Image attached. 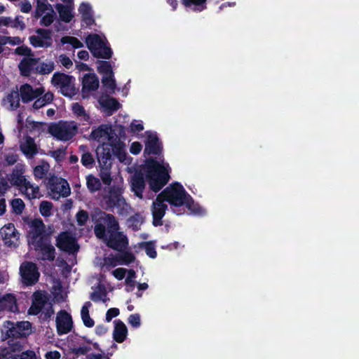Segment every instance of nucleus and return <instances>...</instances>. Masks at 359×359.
<instances>
[{"mask_svg":"<svg viewBox=\"0 0 359 359\" xmlns=\"http://www.w3.org/2000/svg\"><path fill=\"white\" fill-rule=\"evenodd\" d=\"M102 167L101 174L100 177L104 184H110L111 182V178L109 172V168L111 167V159L109 160V163L107 166L100 165Z\"/></svg>","mask_w":359,"mask_h":359,"instance_id":"603ef678","label":"nucleus"},{"mask_svg":"<svg viewBox=\"0 0 359 359\" xmlns=\"http://www.w3.org/2000/svg\"><path fill=\"white\" fill-rule=\"evenodd\" d=\"M104 221L109 229V233L118 230V223L113 215H106Z\"/></svg>","mask_w":359,"mask_h":359,"instance_id":"09e8293b","label":"nucleus"},{"mask_svg":"<svg viewBox=\"0 0 359 359\" xmlns=\"http://www.w3.org/2000/svg\"><path fill=\"white\" fill-rule=\"evenodd\" d=\"M120 264V262L114 257H108L104 259L102 264V269L105 270H109L111 268L114 267Z\"/></svg>","mask_w":359,"mask_h":359,"instance_id":"4d7b16f0","label":"nucleus"},{"mask_svg":"<svg viewBox=\"0 0 359 359\" xmlns=\"http://www.w3.org/2000/svg\"><path fill=\"white\" fill-rule=\"evenodd\" d=\"M18 311L16 299L14 295L6 294L0 297V316L6 313Z\"/></svg>","mask_w":359,"mask_h":359,"instance_id":"aec40b11","label":"nucleus"},{"mask_svg":"<svg viewBox=\"0 0 359 359\" xmlns=\"http://www.w3.org/2000/svg\"><path fill=\"white\" fill-rule=\"evenodd\" d=\"M144 153L159 154L162 150V144L155 131L147 130L144 133Z\"/></svg>","mask_w":359,"mask_h":359,"instance_id":"f8f14e48","label":"nucleus"},{"mask_svg":"<svg viewBox=\"0 0 359 359\" xmlns=\"http://www.w3.org/2000/svg\"><path fill=\"white\" fill-rule=\"evenodd\" d=\"M125 283L126 285V290L128 292H131L134 290L136 282V273L134 270L130 269L126 276Z\"/></svg>","mask_w":359,"mask_h":359,"instance_id":"a18cd8bd","label":"nucleus"},{"mask_svg":"<svg viewBox=\"0 0 359 359\" xmlns=\"http://www.w3.org/2000/svg\"><path fill=\"white\" fill-rule=\"evenodd\" d=\"M143 222V217L140 214L136 213L128 219L127 226L128 228H131L134 231H137L140 229Z\"/></svg>","mask_w":359,"mask_h":359,"instance_id":"79ce46f5","label":"nucleus"},{"mask_svg":"<svg viewBox=\"0 0 359 359\" xmlns=\"http://www.w3.org/2000/svg\"><path fill=\"white\" fill-rule=\"evenodd\" d=\"M123 131V126L116 124L114 128L108 124H102L93 129L88 140L100 144L96 149L99 164L107 166L111 159V147L120 138L116 133V130Z\"/></svg>","mask_w":359,"mask_h":359,"instance_id":"7ed1b4c3","label":"nucleus"},{"mask_svg":"<svg viewBox=\"0 0 359 359\" xmlns=\"http://www.w3.org/2000/svg\"><path fill=\"white\" fill-rule=\"evenodd\" d=\"M36 250H38L41 255L42 259L53 260L55 258V248L50 245L48 240L39 243L33 247Z\"/></svg>","mask_w":359,"mask_h":359,"instance_id":"bb28decb","label":"nucleus"},{"mask_svg":"<svg viewBox=\"0 0 359 359\" xmlns=\"http://www.w3.org/2000/svg\"><path fill=\"white\" fill-rule=\"evenodd\" d=\"M207 0H181L182 4L187 9L201 12L206 8Z\"/></svg>","mask_w":359,"mask_h":359,"instance_id":"473e14b6","label":"nucleus"},{"mask_svg":"<svg viewBox=\"0 0 359 359\" xmlns=\"http://www.w3.org/2000/svg\"><path fill=\"white\" fill-rule=\"evenodd\" d=\"M79 12L81 15L83 20L88 25L93 22V11L91 6L88 3H82L79 6Z\"/></svg>","mask_w":359,"mask_h":359,"instance_id":"f704fd0d","label":"nucleus"},{"mask_svg":"<svg viewBox=\"0 0 359 359\" xmlns=\"http://www.w3.org/2000/svg\"><path fill=\"white\" fill-rule=\"evenodd\" d=\"M128 270L123 268H118L114 271H112V275L118 280H123L126 274L128 273Z\"/></svg>","mask_w":359,"mask_h":359,"instance_id":"0e129e2a","label":"nucleus"},{"mask_svg":"<svg viewBox=\"0 0 359 359\" xmlns=\"http://www.w3.org/2000/svg\"><path fill=\"white\" fill-rule=\"evenodd\" d=\"M56 325L59 334H64L70 332L73 327V320L71 315L65 311L58 312L56 317Z\"/></svg>","mask_w":359,"mask_h":359,"instance_id":"f3484780","label":"nucleus"},{"mask_svg":"<svg viewBox=\"0 0 359 359\" xmlns=\"http://www.w3.org/2000/svg\"><path fill=\"white\" fill-rule=\"evenodd\" d=\"M98 102L102 110L111 115L114 111L120 108L119 102L114 98L109 95H102L98 98Z\"/></svg>","mask_w":359,"mask_h":359,"instance_id":"393cba45","label":"nucleus"},{"mask_svg":"<svg viewBox=\"0 0 359 359\" xmlns=\"http://www.w3.org/2000/svg\"><path fill=\"white\" fill-rule=\"evenodd\" d=\"M86 184L88 189L92 192L97 191L101 187L100 180L91 175L86 177Z\"/></svg>","mask_w":359,"mask_h":359,"instance_id":"8fccbe9b","label":"nucleus"},{"mask_svg":"<svg viewBox=\"0 0 359 359\" xmlns=\"http://www.w3.org/2000/svg\"><path fill=\"white\" fill-rule=\"evenodd\" d=\"M25 171V166L24 165H16L12 173L8 177V181L11 184L18 187V189L22 186L28 180L24 175Z\"/></svg>","mask_w":359,"mask_h":359,"instance_id":"4be33fe9","label":"nucleus"},{"mask_svg":"<svg viewBox=\"0 0 359 359\" xmlns=\"http://www.w3.org/2000/svg\"><path fill=\"white\" fill-rule=\"evenodd\" d=\"M92 304L90 302H86L83 305L81 310V318L83 325L87 327H93L95 325V321L90 318L89 314L90 309Z\"/></svg>","mask_w":359,"mask_h":359,"instance_id":"72a5a7b5","label":"nucleus"},{"mask_svg":"<svg viewBox=\"0 0 359 359\" xmlns=\"http://www.w3.org/2000/svg\"><path fill=\"white\" fill-rule=\"evenodd\" d=\"M97 72L102 75V76H112L114 74L111 65L109 62L100 61L97 63Z\"/></svg>","mask_w":359,"mask_h":359,"instance_id":"49530a36","label":"nucleus"},{"mask_svg":"<svg viewBox=\"0 0 359 359\" xmlns=\"http://www.w3.org/2000/svg\"><path fill=\"white\" fill-rule=\"evenodd\" d=\"M142 149V145L139 142H133L130 146V152L134 155L139 154Z\"/></svg>","mask_w":359,"mask_h":359,"instance_id":"774afa93","label":"nucleus"},{"mask_svg":"<svg viewBox=\"0 0 359 359\" xmlns=\"http://www.w3.org/2000/svg\"><path fill=\"white\" fill-rule=\"evenodd\" d=\"M171 210L177 215H182L188 211L195 215H203L205 210L194 202L191 195L182 184L173 182L161 191L153 201L151 212L153 216V224L156 226L162 224L168 205Z\"/></svg>","mask_w":359,"mask_h":359,"instance_id":"f257e3e1","label":"nucleus"},{"mask_svg":"<svg viewBox=\"0 0 359 359\" xmlns=\"http://www.w3.org/2000/svg\"><path fill=\"white\" fill-rule=\"evenodd\" d=\"M36 35L29 37L30 43L35 48H47L52 46L53 39L50 30L38 29Z\"/></svg>","mask_w":359,"mask_h":359,"instance_id":"9b49d317","label":"nucleus"},{"mask_svg":"<svg viewBox=\"0 0 359 359\" xmlns=\"http://www.w3.org/2000/svg\"><path fill=\"white\" fill-rule=\"evenodd\" d=\"M90 299L95 302H106L107 300H109V298L107 297V292L105 287L99 285L91 294Z\"/></svg>","mask_w":359,"mask_h":359,"instance_id":"4c0bfd02","label":"nucleus"},{"mask_svg":"<svg viewBox=\"0 0 359 359\" xmlns=\"http://www.w3.org/2000/svg\"><path fill=\"white\" fill-rule=\"evenodd\" d=\"M12 359H37V358L34 351H27L20 355H15Z\"/></svg>","mask_w":359,"mask_h":359,"instance_id":"e2e57ef3","label":"nucleus"},{"mask_svg":"<svg viewBox=\"0 0 359 359\" xmlns=\"http://www.w3.org/2000/svg\"><path fill=\"white\" fill-rule=\"evenodd\" d=\"M116 180V185L110 189L108 196L105 198V203L109 208H116L120 215L127 216L131 212L132 208L122 196L123 179L122 177H118Z\"/></svg>","mask_w":359,"mask_h":359,"instance_id":"20e7f679","label":"nucleus"},{"mask_svg":"<svg viewBox=\"0 0 359 359\" xmlns=\"http://www.w3.org/2000/svg\"><path fill=\"white\" fill-rule=\"evenodd\" d=\"M112 154L120 162L126 165L130 164V157L126 152L125 144L120 139L111 147V157Z\"/></svg>","mask_w":359,"mask_h":359,"instance_id":"5701e85b","label":"nucleus"},{"mask_svg":"<svg viewBox=\"0 0 359 359\" xmlns=\"http://www.w3.org/2000/svg\"><path fill=\"white\" fill-rule=\"evenodd\" d=\"M27 238L29 244L34 247L48 240L43 235L44 224L39 219H34L29 224Z\"/></svg>","mask_w":359,"mask_h":359,"instance_id":"1a4fd4ad","label":"nucleus"},{"mask_svg":"<svg viewBox=\"0 0 359 359\" xmlns=\"http://www.w3.org/2000/svg\"><path fill=\"white\" fill-rule=\"evenodd\" d=\"M128 245V241L126 236L118 231L111 233L107 243V246L118 250L126 248Z\"/></svg>","mask_w":359,"mask_h":359,"instance_id":"a211bd4d","label":"nucleus"},{"mask_svg":"<svg viewBox=\"0 0 359 359\" xmlns=\"http://www.w3.org/2000/svg\"><path fill=\"white\" fill-rule=\"evenodd\" d=\"M13 211L16 214H21L25 208V203L20 198H15L11 202Z\"/></svg>","mask_w":359,"mask_h":359,"instance_id":"13d9d810","label":"nucleus"},{"mask_svg":"<svg viewBox=\"0 0 359 359\" xmlns=\"http://www.w3.org/2000/svg\"><path fill=\"white\" fill-rule=\"evenodd\" d=\"M45 90L43 87L34 89L29 84H24L20 88V93L23 102H29L41 96Z\"/></svg>","mask_w":359,"mask_h":359,"instance_id":"6ab92c4d","label":"nucleus"},{"mask_svg":"<svg viewBox=\"0 0 359 359\" xmlns=\"http://www.w3.org/2000/svg\"><path fill=\"white\" fill-rule=\"evenodd\" d=\"M48 300L46 294L42 291H36L33 294L32 304L29 309L30 315H37L41 311Z\"/></svg>","mask_w":359,"mask_h":359,"instance_id":"412c9836","label":"nucleus"},{"mask_svg":"<svg viewBox=\"0 0 359 359\" xmlns=\"http://www.w3.org/2000/svg\"><path fill=\"white\" fill-rule=\"evenodd\" d=\"M62 44L69 43L74 48H79L83 46V43L77 38L74 36H66L61 39Z\"/></svg>","mask_w":359,"mask_h":359,"instance_id":"5fc2aeb1","label":"nucleus"},{"mask_svg":"<svg viewBox=\"0 0 359 359\" xmlns=\"http://www.w3.org/2000/svg\"><path fill=\"white\" fill-rule=\"evenodd\" d=\"M40 213L43 217H49L53 214V204L52 203L43 201L41 202L39 205Z\"/></svg>","mask_w":359,"mask_h":359,"instance_id":"3c124183","label":"nucleus"},{"mask_svg":"<svg viewBox=\"0 0 359 359\" xmlns=\"http://www.w3.org/2000/svg\"><path fill=\"white\" fill-rule=\"evenodd\" d=\"M4 106L9 110L16 109L20 104L19 93L12 91L3 100Z\"/></svg>","mask_w":359,"mask_h":359,"instance_id":"2f4dec72","label":"nucleus"},{"mask_svg":"<svg viewBox=\"0 0 359 359\" xmlns=\"http://www.w3.org/2000/svg\"><path fill=\"white\" fill-rule=\"evenodd\" d=\"M72 111L74 115L81 121L86 122L88 124H92L93 121L84 107L78 102H74L72 104Z\"/></svg>","mask_w":359,"mask_h":359,"instance_id":"c756f323","label":"nucleus"},{"mask_svg":"<svg viewBox=\"0 0 359 359\" xmlns=\"http://www.w3.org/2000/svg\"><path fill=\"white\" fill-rule=\"evenodd\" d=\"M35 18H41L40 24L45 27L50 25L55 19V13L47 0H36Z\"/></svg>","mask_w":359,"mask_h":359,"instance_id":"6e6552de","label":"nucleus"},{"mask_svg":"<svg viewBox=\"0 0 359 359\" xmlns=\"http://www.w3.org/2000/svg\"><path fill=\"white\" fill-rule=\"evenodd\" d=\"M57 246L62 250L72 254L78 252L79 249L76 238L67 232H63L58 236Z\"/></svg>","mask_w":359,"mask_h":359,"instance_id":"ddd939ff","label":"nucleus"},{"mask_svg":"<svg viewBox=\"0 0 359 359\" xmlns=\"http://www.w3.org/2000/svg\"><path fill=\"white\" fill-rule=\"evenodd\" d=\"M36 65V60L25 57L19 64V69L23 76L30 75L34 70Z\"/></svg>","mask_w":359,"mask_h":359,"instance_id":"7c9ffc66","label":"nucleus"},{"mask_svg":"<svg viewBox=\"0 0 359 359\" xmlns=\"http://www.w3.org/2000/svg\"><path fill=\"white\" fill-rule=\"evenodd\" d=\"M8 26L20 30H23L25 28V24L23 22L22 18L20 16H17L15 19L11 18Z\"/></svg>","mask_w":359,"mask_h":359,"instance_id":"bf43d9fd","label":"nucleus"},{"mask_svg":"<svg viewBox=\"0 0 359 359\" xmlns=\"http://www.w3.org/2000/svg\"><path fill=\"white\" fill-rule=\"evenodd\" d=\"M76 217L78 225L83 226L88 220V214L87 212L84 210H80L76 214Z\"/></svg>","mask_w":359,"mask_h":359,"instance_id":"052dcab7","label":"nucleus"},{"mask_svg":"<svg viewBox=\"0 0 359 359\" xmlns=\"http://www.w3.org/2000/svg\"><path fill=\"white\" fill-rule=\"evenodd\" d=\"M48 133L56 140L69 141L78 133V124L74 121H59L49 125Z\"/></svg>","mask_w":359,"mask_h":359,"instance_id":"39448f33","label":"nucleus"},{"mask_svg":"<svg viewBox=\"0 0 359 359\" xmlns=\"http://www.w3.org/2000/svg\"><path fill=\"white\" fill-rule=\"evenodd\" d=\"M99 85V79L94 73L86 74L82 79V97L83 98L88 97L92 92L98 88Z\"/></svg>","mask_w":359,"mask_h":359,"instance_id":"dca6fc26","label":"nucleus"},{"mask_svg":"<svg viewBox=\"0 0 359 359\" xmlns=\"http://www.w3.org/2000/svg\"><path fill=\"white\" fill-rule=\"evenodd\" d=\"M55 8L59 14L60 19L66 22H70L74 17V4H57Z\"/></svg>","mask_w":359,"mask_h":359,"instance_id":"a878e982","label":"nucleus"},{"mask_svg":"<svg viewBox=\"0 0 359 359\" xmlns=\"http://www.w3.org/2000/svg\"><path fill=\"white\" fill-rule=\"evenodd\" d=\"M18 190L21 194L29 200L39 198L42 196L39 186L32 183L29 180L21 186Z\"/></svg>","mask_w":359,"mask_h":359,"instance_id":"b1692460","label":"nucleus"},{"mask_svg":"<svg viewBox=\"0 0 359 359\" xmlns=\"http://www.w3.org/2000/svg\"><path fill=\"white\" fill-rule=\"evenodd\" d=\"M114 328L113 331V338L118 343H122L125 341L128 335V329L126 325L120 320L114 321Z\"/></svg>","mask_w":359,"mask_h":359,"instance_id":"c85d7f7f","label":"nucleus"},{"mask_svg":"<svg viewBox=\"0 0 359 359\" xmlns=\"http://www.w3.org/2000/svg\"><path fill=\"white\" fill-rule=\"evenodd\" d=\"M0 234L4 244L7 246H15L20 236L14 224L8 223L0 229Z\"/></svg>","mask_w":359,"mask_h":359,"instance_id":"2eb2a0df","label":"nucleus"},{"mask_svg":"<svg viewBox=\"0 0 359 359\" xmlns=\"http://www.w3.org/2000/svg\"><path fill=\"white\" fill-rule=\"evenodd\" d=\"M81 163L84 166H90L94 163L93 156L89 152H86L82 155Z\"/></svg>","mask_w":359,"mask_h":359,"instance_id":"69168bd1","label":"nucleus"},{"mask_svg":"<svg viewBox=\"0 0 359 359\" xmlns=\"http://www.w3.org/2000/svg\"><path fill=\"white\" fill-rule=\"evenodd\" d=\"M171 169L164 161H157L153 158L147 160L141 171L135 173L130 179V184L132 192L140 199H143V192L147 182L149 189L158 192L169 181Z\"/></svg>","mask_w":359,"mask_h":359,"instance_id":"f03ea898","label":"nucleus"},{"mask_svg":"<svg viewBox=\"0 0 359 359\" xmlns=\"http://www.w3.org/2000/svg\"><path fill=\"white\" fill-rule=\"evenodd\" d=\"M144 129V123L142 120L133 119L128 126V131L131 135L139 137L140 133L142 132Z\"/></svg>","mask_w":359,"mask_h":359,"instance_id":"ea45409f","label":"nucleus"},{"mask_svg":"<svg viewBox=\"0 0 359 359\" xmlns=\"http://www.w3.org/2000/svg\"><path fill=\"white\" fill-rule=\"evenodd\" d=\"M128 323L133 327L137 328L141 325L140 316L137 313L131 314L128 319Z\"/></svg>","mask_w":359,"mask_h":359,"instance_id":"680f3d73","label":"nucleus"},{"mask_svg":"<svg viewBox=\"0 0 359 359\" xmlns=\"http://www.w3.org/2000/svg\"><path fill=\"white\" fill-rule=\"evenodd\" d=\"M20 274L22 283L27 286L34 285L39 277L36 264L29 262H25L20 265Z\"/></svg>","mask_w":359,"mask_h":359,"instance_id":"9d476101","label":"nucleus"},{"mask_svg":"<svg viewBox=\"0 0 359 359\" xmlns=\"http://www.w3.org/2000/svg\"><path fill=\"white\" fill-rule=\"evenodd\" d=\"M20 149L27 158H32L37 153V147L30 137H25L20 142Z\"/></svg>","mask_w":359,"mask_h":359,"instance_id":"cd10ccee","label":"nucleus"},{"mask_svg":"<svg viewBox=\"0 0 359 359\" xmlns=\"http://www.w3.org/2000/svg\"><path fill=\"white\" fill-rule=\"evenodd\" d=\"M54 67V62L52 61L39 62L36 60L35 71L41 74H48L53 71Z\"/></svg>","mask_w":359,"mask_h":359,"instance_id":"a19ab883","label":"nucleus"},{"mask_svg":"<svg viewBox=\"0 0 359 359\" xmlns=\"http://www.w3.org/2000/svg\"><path fill=\"white\" fill-rule=\"evenodd\" d=\"M1 332L4 339L11 337H16V325L11 321H6L2 325Z\"/></svg>","mask_w":359,"mask_h":359,"instance_id":"e433bc0d","label":"nucleus"},{"mask_svg":"<svg viewBox=\"0 0 359 359\" xmlns=\"http://www.w3.org/2000/svg\"><path fill=\"white\" fill-rule=\"evenodd\" d=\"M86 43L94 56L104 59L111 57L112 51L108 46L104 36L97 34H90L86 37Z\"/></svg>","mask_w":359,"mask_h":359,"instance_id":"423d86ee","label":"nucleus"},{"mask_svg":"<svg viewBox=\"0 0 359 359\" xmlns=\"http://www.w3.org/2000/svg\"><path fill=\"white\" fill-rule=\"evenodd\" d=\"M32 332V325L29 322L22 321L16 325V337H27Z\"/></svg>","mask_w":359,"mask_h":359,"instance_id":"c9c22d12","label":"nucleus"},{"mask_svg":"<svg viewBox=\"0 0 359 359\" xmlns=\"http://www.w3.org/2000/svg\"><path fill=\"white\" fill-rule=\"evenodd\" d=\"M102 82L104 86V88L107 89V90L110 93H114L116 88V81L114 78V75L112 74V76H102Z\"/></svg>","mask_w":359,"mask_h":359,"instance_id":"de8ad7c7","label":"nucleus"},{"mask_svg":"<svg viewBox=\"0 0 359 359\" xmlns=\"http://www.w3.org/2000/svg\"><path fill=\"white\" fill-rule=\"evenodd\" d=\"M50 165L48 163L42 161L39 165H36L34 169V175L35 178L42 179L48 172Z\"/></svg>","mask_w":359,"mask_h":359,"instance_id":"c03bdc74","label":"nucleus"},{"mask_svg":"<svg viewBox=\"0 0 359 359\" xmlns=\"http://www.w3.org/2000/svg\"><path fill=\"white\" fill-rule=\"evenodd\" d=\"M95 233L98 238L102 239L106 244L107 243L110 233H109V231H106L104 226L101 224L96 225Z\"/></svg>","mask_w":359,"mask_h":359,"instance_id":"864d4df0","label":"nucleus"},{"mask_svg":"<svg viewBox=\"0 0 359 359\" xmlns=\"http://www.w3.org/2000/svg\"><path fill=\"white\" fill-rule=\"evenodd\" d=\"M50 195L53 199H58L60 197H67L70 194V188L68 182L62 178L53 180L50 185Z\"/></svg>","mask_w":359,"mask_h":359,"instance_id":"4468645a","label":"nucleus"},{"mask_svg":"<svg viewBox=\"0 0 359 359\" xmlns=\"http://www.w3.org/2000/svg\"><path fill=\"white\" fill-rule=\"evenodd\" d=\"M140 248H144L147 255L151 258H155L156 257V252L155 250V245L153 242H144L139 244Z\"/></svg>","mask_w":359,"mask_h":359,"instance_id":"6e6d98bb","label":"nucleus"},{"mask_svg":"<svg viewBox=\"0 0 359 359\" xmlns=\"http://www.w3.org/2000/svg\"><path fill=\"white\" fill-rule=\"evenodd\" d=\"M23 40L18 36H0V53L4 50V46L6 45L16 46L20 45Z\"/></svg>","mask_w":359,"mask_h":359,"instance_id":"58836bf2","label":"nucleus"},{"mask_svg":"<svg viewBox=\"0 0 359 359\" xmlns=\"http://www.w3.org/2000/svg\"><path fill=\"white\" fill-rule=\"evenodd\" d=\"M51 83L66 97H72L76 93L74 77L62 73H55Z\"/></svg>","mask_w":359,"mask_h":359,"instance_id":"0eeeda50","label":"nucleus"},{"mask_svg":"<svg viewBox=\"0 0 359 359\" xmlns=\"http://www.w3.org/2000/svg\"><path fill=\"white\" fill-rule=\"evenodd\" d=\"M53 100V94L50 92L45 93L39 97L33 104V108L38 109L50 103Z\"/></svg>","mask_w":359,"mask_h":359,"instance_id":"37998d69","label":"nucleus"},{"mask_svg":"<svg viewBox=\"0 0 359 359\" xmlns=\"http://www.w3.org/2000/svg\"><path fill=\"white\" fill-rule=\"evenodd\" d=\"M59 62L67 69H69L73 65L72 61L65 55H60L59 56Z\"/></svg>","mask_w":359,"mask_h":359,"instance_id":"338daca9","label":"nucleus"}]
</instances>
